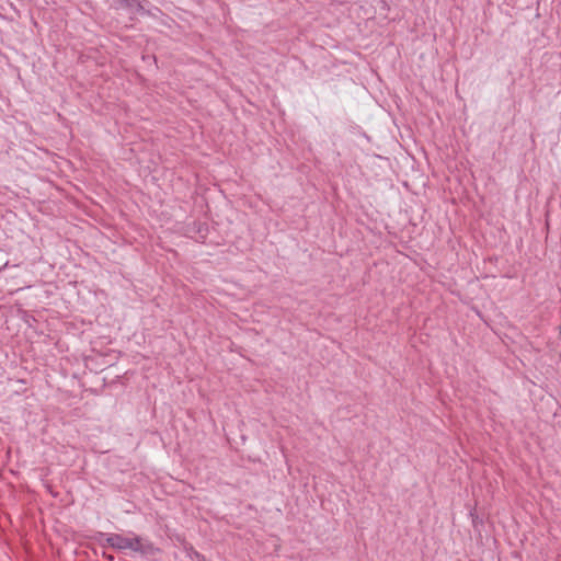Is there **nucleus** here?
Segmentation results:
<instances>
[{"label":"nucleus","mask_w":561,"mask_h":561,"mask_svg":"<svg viewBox=\"0 0 561 561\" xmlns=\"http://www.w3.org/2000/svg\"><path fill=\"white\" fill-rule=\"evenodd\" d=\"M101 538H104L106 543L116 550H131L142 556H156L159 549L148 539L134 535L125 537L119 534H104L100 533Z\"/></svg>","instance_id":"f257e3e1"},{"label":"nucleus","mask_w":561,"mask_h":561,"mask_svg":"<svg viewBox=\"0 0 561 561\" xmlns=\"http://www.w3.org/2000/svg\"><path fill=\"white\" fill-rule=\"evenodd\" d=\"M121 2L124 7L135 10L136 12L145 11V7L141 0H121Z\"/></svg>","instance_id":"f03ea898"},{"label":"nucleus","mask_w":561,"mask_h":561,"mask_svg":"<svg viewBox=\"0 0 561 561\" xmlns=\"http://www.w3.org/2000/svg\"><path fill=\"white\" fill-rule=\"evenodd\" d=\"M8 264H9V261H8V260H4V262L0 265V272H1L2 270H4V268L8 266Z\"/></svg>","instance_id":"7ed1b4c3"},{"label":"nucleus","mask_w":561,"mask_h":561,"mask_svg":"<svg viewBox=\"0 0 561 561\" xmlns=\"http://www.w3.org/2000/svg\"><path fill=\"white\" fill-rule=\"evenodd\" d=\"M559 334H560V337H561V325L559 327Z\"/></svg>","instance_id":"20e7f679"},{"label":"nucleus","mask_w":561,"mask_h":561,"mask_svg":"<svg viewBox=\"0 0 561 561\" xmlns=\"http://www.w3.org/2000/svg\"><path fill=\"white\" fill-rule=\"evenodd\" d=\"M0 255H2V252L0 251Z\"/></svg>","instance_id":"39448f33"}]
</instances>
